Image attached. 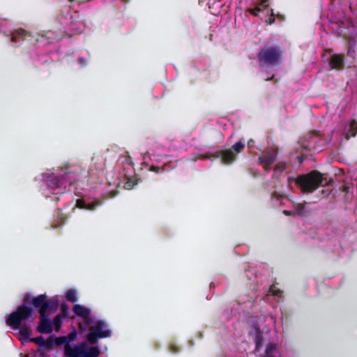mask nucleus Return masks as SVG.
I'll list each match as a JSON object with an SVG mask.
<instances>
[{"instance_id": "f257e3e1", "label": "nucleus", "mask_w": 357, "mask_h": 357, "mask_svg": "<svg viewBox=\"0 0 357 357\" xmlns=\"http://www.w3.org/2000/svg\"><path fill=\"white\" fill-rule=\"evenodd\" d=\"M33 322V309L24 303L17 306L6 319V324L14 330L19 329L20 335L24 339L30 337L32 331L29 323Z\"/></svg>"}, {"instance_id": "f03ea898", "label": "nucleus", "mask_w": 357, "mask_h": 357, "mask_svg": "<svg viewBox=\"0 0 357 357\" xmlns=\"http://www.w3.org/2000/svg\"><path fill=\"white\" fill-rule=\"evenodd\" d=\"M287 181L289 183L294 181L304 193L312 192L319 187L328 186L333 182L332 178L328 179L327 174H322L317 170L300 175L296 178L289 177Z\"/></svg>"}, {"instance_id": "7ed1b4c3", "label": "nucleus", "mask_w": 357, "mask_h": 357, "mask_svg": "<svg viewBox=\"0 0 357 357\" xmlns=\"http://www.w3.org/2000/svg\"><path fill=\"white\" fill-rule=\"evenodd\" d=\"M77 332L75 330L63 336V339L67 340V345L65 346L64 354L66 357H98L100 350L97 346L86 347V342H82L73 347L70 343L75 340Z\"/></svg>"}, {"instance_id": "20e7f679", "label": "nucleus", "mask_w": 357, "mask_h": 357, "mask_svg": "<svg viewBox=\"0 0 357 357\" xmlns=\"http://www.w3.org/2000/svg\"><path fill=\"white\" fill-rule=\"evenodd\" d=\"M333 29L336 31L337 36L342 37L349 43H353L356 46L357 30L352 22L345 16L342 18L334 17L330 20Z\"/></svg>"}, {"instance_id": "39448f33", "label": "nucleus", "mask_w": 357, "mask_h": 357, "mask_svg": "<svg viewBox=\"0 0 357 357\" xmlns=\"http://www.w3.org/2000/svg\"><path fill=\"white\" fill-rule=\"evenodd\" d=\"M282 56V51L280 46L266 45L259 52L257 59L261 67L273 66L281 63Z\"/></svg>"}, {"instance_id": "423d86ee", "label": "nucleus", "mask_w": 357, "mask_h": 357, "mask_svg": "<svg viewBox=\"0 0 357 357\" xmlns=\"http://www.w3.org/2000/svg\"><path fill=\"white\" fill-rule=\"evenodd\" d=\"M112 335V331L107 328L105 321L98 320L95 324L89 328V333L86 335V347L88 344L94 345L101 338L109 337Z\"/></svg>"}, {"instance_id": "0eeeda50", "label": "nucleus", "mask_w": 357, "mask_h": 357, "mask_svg": "<svg viewBox=\"0 0 357 357\" xmlns=\"http://www.w3.org/2000/svg\"><path fill=\"white\" fill-rule=\"evenodd\" d=\"M31 304L35 308L38 309L39 314L47 313V312H54L56 310L59 306V302L56 299L47 300L46 294H40L34 297L31 301Z\"/></svg>"}, {"instance_id": "6e6552de", "label": "nucleus", "mask_w": 357, "mask_h": 357, "mask_svg": "<svg viewBox=\"0 0 357 357\" xmlns=\"http://www.w3.org/2000/svg\"><path fill=\"white\" fill-rule=\"evenodd\" d=\"M61 170L64 173L63 176H59L52 174L47 179V185L52 190H66L67 186L72 184L66 178L70 174L68 167H61Z\"/></svg>"}, {"instance_id": "1a4fd4ad", "label": "nucleus", "mask_w": 357, "mask_h": 357, "mask_svg": "<svg viewBox=\"0 0 357 357\" xmlns=\"http://www.w3.org/2000/svg\"><path fill=\"white\" fill-rule=\"evenodd\" d=\"M73 311L76 316L80 317L84 319V323L79 324V329L81 331H84L91 323L90 317L91 310L84 305L76 304L73 306Z\"/></svg>"}, {"instance_id": "9d476101", "label": "nucleus", "mask_w": 357, "mask_h": 357, "mask_svg": "<svg viewBox=\"0 0 357 357\" xmlns=\"http://www.w3.org/2000/svg\"><path fill=\"white\" fill-rule=\"evenodd\" d=\"M211 157L220 158L223 164L230 165L236 160L237 155L232 150L227 149L218 151L215 154L206 153L200 155L202 159H209Z\"/></svg>"}, {"instance_id": "9b49d317", "label": "nucleus", "mask_w": 357, "mask_h": 357, "mask_svg": "<svg viewBox=\"0 0 357 357\" xmlns=\"http://www.w3.org/2000/svg\"><path fill=\"white\" fill-rule=\"evenodd\" d=\"M278 155L276 150L267 151L266 153L259 157V164L264 168L266 172L271 170V166L275 160Z\"/></svg>"}, {"instance_id": "f8f14e48", "label": "nucleus", "mask_w": 357, "mask_h": 357, "mask_svg": "<svg viewBox=\"0 0 357 357\" xmlns=\"http://www.w3.org/2000/svg\"><path fill=\"white\" fill-rule=\"evenodd\" d=\"M40 315V322L37 327V331L42 334H48L52 332V324L49 319V314H42Z\"/></svg>"}, {"instance_id": "ddd939ff", "label": "nucleus", "mask_w": 357, "mask_h": 357, "mask_svg": "<svg viewBox=\"0 0 357 357\" xmlns=\"http://www.w3.org/2000/svg\"><path fill=\"white\" fill-rule=\"evenodd\" d=\"M329 63L333 69L337 70H342L344 66V55L337 54L332 55Z\"/></svg>"}, {"instance_id": "4468645a", "label": "nucleus", "mask_w": 357, "mask_h": 357, "mask_svg": "<svg viewBox=\"0 0 357 357\" xmlns=\"http://www.w3.org/2000/svg\"><path fill=\"white\" fill-rule=\"evenodd\" d=\"M30 34L24 29H19L15 30L12 33L11 41L13 43H17L24 41Z\"/></svg>"}, {"instance_id": "2eb2a0df", "label": "nucleus", "mask_w": 357, "mask_h": 357, "mask_svg": "<svg viewBox=\"0 0 357 357\" xmlns=\"http://www.w3.org/2000/svg\"><path fill=\"white\" fill-rule=\"evenodd\" d=\"M268 0H262L259 4H257L255 8H250L247 10V12L253 15L254 16H258L259 13L266 9L268 6Z\"/></svg>"}, {"instance_id": "dca6fc26", "label": "nucleus", "mask_w": 357, "mask_h": 357, "mask_svg": "<svg viewBox=\"0 0 357 357\" xmlns=\"http://www.w3.org/2000/svg\"><path fill=\"white\" fill-rule=\"evenodd\" d=\"M356 46L354 45L353 43H348V47H347V56L351 58L352 61H349V67L351 65H354V61L356 59V50H355Z\"/></svg>"}, {"instance_id": "f3484780", "label": "nucleus", "mask_w": 357, "mask_h": 357, "mask_svg": "<svg viewBox=\"0 0 357 357\" xmlns=\"http://www.w3.org/2000/svg\"><path fill=\"white\" fill-rule=\"evenodd\" d=\"M30 341L38 344L40 347L47 346V347H50L52 345V342L45 340L43 336H38L36 337L31 338L30 339Z\"/></svg>"}, {"instance_id": "a211bd4d", "label": "nucleus", "mask_w": 357, "mask_h": 357, "mask_svg": "<svg viewBox=\"0 0 357 357\" xmlns=\"http://www.w3.org/2000/svg\"><path fill=\"white\" fill-rule=\"evenodd\" d=\"M357 133V121L352 120L350 123V130L346 134V139H349L351 137H355Z\"/></svg>"}, {"instance_id": "6ab92c4d", "label": "nucleus", "mask_w": 357, "mask_h": 357, "mask_svg": "<svg viewBox=\"0 0 357 357\" xmlns=\"http://www.w3.org/2000/svg\"><path fill=\"white\" fill-rule=\"evenodd\" d=\"M66 298L71 302V303H75L77 301V297L75 290L74 289H69L66 292Z\"/></svg>"}, {"instance_id": "aec40b11", "label": "nucleus", "mask_w": 357, "mask_h": 357, "mask_svg": "<svg viewBox=\"0 0 357 357\" xmlns=\"http://www.w3.org/2000/svg\"><path fill=\"white\" fill-rule=\"evenodd\" d=\"M255 342L256 344L255 349L259 351L262 345L263 342L262 334L259 329H257Z\"/></svg>"}, {"instance_id": "412c9836", "label": "nucleus", "mask_w": 357, "mask_h": 357, "mask_svg": "<svg viewBox=\"0 0 357 357\" xmlns=\"http://www.w3.org/2000/svg\"><path fill=\"white\" fill-rule=\"evenodd\" d=\"M305 202H303V203H294V208L296 213L298 215H302L305 212Z\"/></svg>"}, {"instance_id": "4be33fe9", "label": "nucleus", "mask_w": 357, "mask_h": 357, "mask_svg": "<svg viewBox=\"0 0 357 357\" xmlns=\"http://www.w3.org/2000/svg\"><path fill=\"white\" fill-rule=\"evenodd\" d=\"M102 202L95 199L93 202L88 203L86 205V210L93 211L96 210L98 206H101Z\"/></svg>"}, {"instance_id": "5701e85b", "label": "nucleus", "mask_w": 357, "mask_h": 357, "mask_svg": "<svg viewBox=\"0 0 357 357\" xmlns=\"http://www.w3.org/2000/svg\"><path fill=\"white\" fill-rule=\"evenodd\" d=\"M245 148V144L241 142L238 141L236 143H235L231 148L230 149L232 150L233 152H236L235 153H241Z\"/></svg>"}, {"instance_id": "b1692460", "label": "nucleus", "mask_w": 357, "mask_h": 357, "mask_svg": "<svg viewBox=\"0 0 357 357\" xmlns=\"http://www.w3.org/2000/svg\"><path fill=\"white\" fill-rule=\"evenodd\" d=\"M276 349V344L274 343H268L265 351V357H275L271 355L272 352Z\"/></svg>"}, {"instance_id": "393cba45", "label": "nucleus", "mask_w": 357, "mask_h": 357, "mask_svg": "<svg viewBox=\"0 0 357 357\" xmlns=\"http://www.w3.org/2000/svg\"><path fill=\"white\" fill-rule=\"evenodd\" d=\"M62 319H63V317H62L61 314H57L53 319V322L52 324V325H54L56 330H59L60 328L61 324H62Z\"/></svg>"}, {"instance_id": "a878e982", "label": "nucleus", "mask_w": 357, "mask_h": 357, "mask_svg": "<svg viewBox=\"0 0 357 357\" xmlns=\"http://www.w3.org/2000/svg\"><path fill=\"white\" fill-rule=\"evenodd\" d=\"M269 292L272 295L278 297H280L282 294V291L280 289L277 288V287L275 284L271 285L269 288Z\"/></svg>"}, {"instance_id": "bb28decb", "label": "nucleus", "mask_w": 357, "mask_h": 357, "mask_svg": "<svg viewBox=\"0 0 357 357\" xmlns=\"http://www.w3.org/2000/svg\"><path fill=\"white\" fill-rule=\"evenodd\" d=\"M286 169V163L284 162H279L275 166L274 170L282 172Z\"/></svg>"}, {"instance_id": "cd10ccee", "label": "nucleus", "mask_w": 357, "mask_h": 357, "mask_svg": "<svg viewBox=\"0 0 357 357\" xmlns=\"http://www.w3.org/2000/svg\"><path fill=\"white\" fill-rule=\"evenodd\" d=\"M135 185H137V182L135 181H133L132 179H128L126 183H125V188L126 189H131Z\"/></svg>"}, {"instance_id": "c85d7f7f", "label": "nucleus", "mask_w": 357, "mask_h": 357, "mask_svg": "<svg viewBox=\"0 0 357 357\" xmlns=\"http://www.w3.org/2000/svg\"><path fill=\"white\" fill-rule=\"evenodd\" d=\"M87 203H86L83 199H77V206L79 208L86 209Z\"/></svg>"}, {"instance_id": "c756f323", "label": "nucleus", "mask_w": 357, "mask_h": 357, "mask_svg": "<svg viewBox=\"0 0 357 357\" xmlns=\"http://www.w3.org/2000/svg\"><path fill=\"white\" fill-rule=\"evenodd\" d=\"M63 336L59 337L56 338V342L57 344H59V345L65 344V346L67 345V340L63 339Z\"/></svg>"}, {"instance_id": "7c9ffc66", "label": "nucleus", "mask_w": 357, "mask_h": 357, "mask_svg": "<svg viewBox=\"0 0 357 357\" xmlns=\"http://www.w3.org/2000/svg\"><path fill=\"white\" fill-rule=\"evenodd\" d=\"M271 17H275V18H278V20H280V21H283L284 20V17L280 14H277L275 15L273 12V10L272 9L271 10V15H270Z\"/></svg>"}, {"instance_id": "2f4dec72", "label": "nucleus", "mask_w": 357, "mask_h": 357, "mask_svg": "<svg viewBox=\"0 0 357 357\" xmlns=\"http://www.w3.org/2000/svg\"><path fill=\"white\" fill-rule=\"evenodd\" d=\"M68 314V307L66 305H63L61 307V312L59 314L62 315V317H65Z\"/></svg>"}, {"instance_id": "473e14b6", "label": "nucleus", "mask_w": 357, "mask_h": 357, "mask_svg": "<svg viewBox=\"0 0 357 357\" xmlns=\"http://www.w3.org/2000/svg\"><path fill=\"white\" fill-rule=\"evenodd\" d=\"M169 349L172 353L178 352L180 350L178 347L173 344L169 346Z\"/></svg>"}, {"instance_id": "72a5a7b5", "label": "nucleus", "mask_w": 357, "mask_h": 357, "mask_svg": "<svg viewBox=\"0 0 357 357\" xmlns=\"http://www.w3.org/2000/svg\"><path fill=\"white\" fill-rule=\"evenodd\" d=\"M78 62L82 66H84L86 65L87 63V61L86 59H85L84 58H82V57H79L78 59Z\"/></svg>"}, {"instance_id": "f704fd0d", "label": "nucleus", "mask_w": 357, "mask_h": 357, "mask_svg": "<svg viewBox=\"0 0 357 357\" xmlns=\"http://www.w3.org/2000/svg\"><path fill=\"white\" fill-rule=\"evenodd\" d=\"M275 17H269L268 20H266V22L268 24H273L274 22H275Z\"/></svg>"}, {"instance_id": "c9c22d12", "label": "nucleus", "mask_w": 357, "mask_h": 357, "mask_svg": "<svg viewBox=\"0 0 357 357\" xmlns=\"http://www.w3.org/2000/svg\"><path fill=\"white\" fill-rule=\"evenodd\" d=\"M150 170L152 171V172H155L156 173H158L159 170H160V168L158 166L151 165L150 167Z\"/></svg>"}, {"instance_id": "e433bc0d", "label": "nucleus", "mask_w": 357, "mask_h": 357, "mask_svg": "<svg viewBox=\"0 0 357 357\" xmlns=\"http://www.w3.org/2000/svg\"><path fill=\"white\" fill-rule=\"evenodd\" d=\"M254 144H255V141L253 139H250L248 142V146L249 148H252V146H254Z\"/></svg>"}, {"instance_id": "4c0bfd02", "label": "nucleus", "mask_w": 357, "mask_h": 357, "mask_svg": "<svg viewBox=\"0 0 357 357\" xmlns=\"http://www.w3.org/2000/svg\"><path fill=\"white\" fill-rule=\"evenodd\" d=\"M283 213L287 215H290L291 214V211L287 210L284 211Z\"/></svg>"}, {"instance_id": "58836bf2", "label": "nucleus", "mask_w": 357, "mask_h": 357, "mask_svg": "<svg viewBox=\"0 0 357 357\" xmlns=\"http://www.w3.org/2000/svg\"><path fill=\"white\" fill-rule=\"evenodd\" d=\"M273 77H273V76H272L271 78H267V79H266V80H267V81H268V80H272V79H273Z\"/></svg>"}, {"instance_id": "ea45409f", "label": "nucleus", "mask_w": 357, "mask_h": 357, "mask_svg": "<svg viewBox=\"0 0 357 357\" xmlns=\"http://www.w3.org/2000/svg\"><path fill=\"white\" fill-rule=\"evenodd\" d=\"M128 163H129V164L130 163V157H128Z\"/></svg>"}, {"instance_id": "a19ab883", "label": "nucleus", "mask_w": 357, "mask_h": 357, "mask_svg": "<svg viewBox=\"0 0 357 357\" xmlns=\"http://www.w3.org/2000/svg\"><path fill=\"white\" fill-rule=\"evenodd\" d=\"M24 302H27V301H28V298L26 297V298L24 299Z\"/></svg>"}, {"instance_id": "79ce46f5", "label": "nucleus", "mask_w": 357, "mask_h": 357, "mask_svg": "<svg viewBox=\"0 0 357 357\" xmlns=\"http://www.w3.org/2000/svg\"><path fill=\"white\" fill-rule=\"evenodd\" d=\"M273 195L277 196V192H274Z\"/></svg>"}]
</instances>
